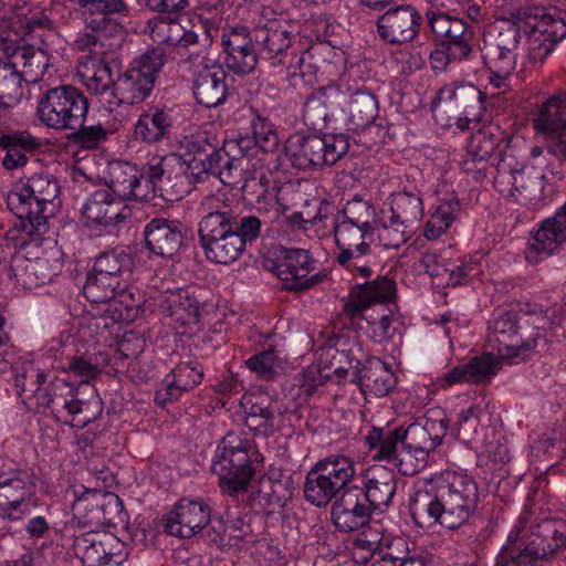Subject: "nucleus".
<instances>
[{
	"mask_svg": "<svg viewBox=\"0 0 566 566\" xmlns=\"http://www.w3.org/2000/svg\"><path fill=\"white\" fill-rule=\"evenodd\" d=\"M252 129V137L240 136L238 139H248L251 142L245 158L250 163L251 157H254L258 150L263 153H271L279 147V136L272 123L264 116L255 114L250 122Z\"/></svg>",
	"mask_w": 566,
	"mask_h": 566,
	"instance_id": "49",
	"label": "nucleus"
},
{
	"mask_svg": "<svg viewBox=\"0 0 566 566\" xmlns=\"http://www.w3.org/2000/svg\"><path fill=\"white\" fill-rule=\"evenodd\" d=\"M374 512L357 485L345 489L332 506V521L339 532L350 533L368 525Z\"/></svg>",
	"mask_w": 566,
	"mask_h": 566,
	"instance_id": "28",
	"label": "nucleus"
},
{
	"mask_svg": "<svg viewBox=\"0 0 566 566\" xmlns=\"http://www.w3.org/2000/svg\"><path fill=\"white\" fill-rule=\"evenodd\" d=\"M395 297V281L387 276H378L373 281L357 284L352 292L350 301L345 304V310L350 316H357L368 306L376 303H388Z\"/></svg>",
	"mask_w": 566,
	"mask_h": 566,
	"instance_id": "36",
	"label": "nucleus"
},
{
	"mask_svg": "<svg viewBox=\"0 0 566 566\" xmlns=\"http://www.w3.org/2000/svg\"><path fill=\"white\" fill-rule=\"evenodd\" d=\"M87 90L99 98L102 106L113 112L117 106V95L114 92L115 80L112 78L111 66L105 62H99L92 75L85 80Z\"/></svg>",
	"mask_w": 566,
	"mask_h": 566,
	"instance_id": "51",
	"label": "nucleus"
},
{
	"mask_svg": "<svg viewBox=\"0 0 566 566\" xmlns=\"http://www.w3.org/2000/svg\"><path fill=\"white\" fill-rule=\"evenodd\" d=\"M12 57L15 60V65L21 64V73L31 82H38L50 64L49 49L35 46L34 43L15 48Z\"/></svg>",
	"mask_w": 566,
	"mask_h": 566,
	"instance_id": "48",
	"label": "nucleus"
},
{
	"mask_svg": "<svg viewBox=\"0 0 566 566\" xmlns=\"http://www.w3.org/2000/svg\"><path fill=\"white\" fill-rule=\"evenodd\" d=\"M51 371L52 370L39 367L32 361L23 364L14 377L18 394L20 396L30 394L27 395L25 398H34L36 400L46 380H50Z\"/></svg>",
	"mask_w": 566,
	"mask_h": 566,
	"instance_id": "53",
	"label": "nucleus"
},
{
	"mask_svg": "<svg viewBox=\"0 0 566 566\" xmlns=\"http://www.w3.org/2000/svg\"><path fill=\"white\" fill-rule=\"evenodd\" d=\"M24 75L15 67V63L0 60V105L12 107L23 96L22 77Z\"/></svg>",
	"mask_w": 566,
	"mask_h": 566,
	"instance_id": "55",
	"label": "nucleus"
},
{
	"mask_svg": "<svg viewBox=\"0 0 566 566\" xmlns=\"http://www.w3.org/2000/svg\"><path fill=\"white\" fill-rule=\"evenodd\" d=\"M489 342L509 358H528L547 349L548 338L544 328L534 324L531 316L514 311H501L489 323Z\"/></svg>",
	"mask_w": 566,
	"mask_h": 566,
	"instance_id": "3",
	"label": "nucleus"
},
{
	"mask_svg": "<svg viewBox=\"0 0 566 566\" xmlns=\"http://www.w3.org/2000/svg\"><path fill=\"white\" fill-rule=\"evenodd\" d=\"M352 382L356 384L363 394L380 398L389 395L396 387L397 378L388 364L378 357H370L359 371H354Z\"/></svg>",
	"mask_w": 566,
	"mask_h": 566,
	"instance_id": "35",
	"label": "nucleus"
},
{
	"mask_svg": "<svg viewBox=\"0 0 566 566\" xmlns=\"http://www.w3.org/2000/svg\"><path fill=\"white\" fill-rule=\"evenodd\" d=\"M36 491L33 474L28 469L14 468L0 473V516L20 521L30 513L29 502Z\"/></svg>",
	"mask_w": 566,
	"mask_h": 566,
	"instance_id": "15",
	"label": "nucleus"
},
{
	"mask_svg": "<svg viewBox=\"0 0 566 566\" xmlns=\"http://www.w3.org/2000/svg\"><path fill=\"white\" fill-rule=\"evenodd\" d=\"M422 24V15L410 4L390 7L377 19L378 36L387 44L402 45L415 40Z\"/></svg>",
	"mask_w": 566,
	"mask_h": 566,
	"instance_id": "21",
	"label": "nucleus"
},
{
	"mask_svg": "<svg viewBox=\"0 0 566 566\" xmlns=\"http://www.w3.org/2000/svg\"><path fill=\"white\" fill-rule=\"evenodd\" d=\"M87 29L106 31L114 20L127 19L132 7L128 0H72Z\"/></svg>",
	"mask_w": 566,
	"mask_h": 566,
	"instance_id": "32",
	"label": "nucleus"
},
{
	"mask_svg": "<svg viewBox=\"0 0 566 566\" xmlns=\"http://www.w3.org/2000/svg\"><path fill=\"white\" fill-rule=\"evenodd\" d=\"M175 128L174 111L167 106L150 105L134 125L133 139L147 145L169 140Z\"/></svg>",
	"mask_w": 566,
	"mask_h": 566,
	"instance_id": "30",
	"label": "nucleus"
},
{
	"mask_svg": "<svg viewBox=\"0 0 566 566\" xmlns=\"http://www.w3.org/2000/svg\"><path fill=\"white\" fill-rule=\"evenodd\" d=\"M192 72V92L197 103L208 107L223 104L229 94L227 72L223 66L203 54Z\"/></svg>",
	"mask_w": 566,
	"mask_h": 566,
	"instance_id": "22",
	"label": "nucleus"
},
{
	"mask_svg": "<svg viewBox=\"0 0 566 566\" xmlns=\"http://www.w3.org/2000/svg\"><path fill=\"white\" fill-rule=\"evenodd\" d=\"M211 509L202 499L181 497L163 517L168 535L188 539L208 526Z\"/></svg>",
	"mask_w": 566,
	"mask_h": 566,
	"instance_id": "18",
	"label": "nucleus"
},
{
	"mask_svg": "<svg viewBox=\"0 0 566 566\" xmlns=\"http://www.w3.org/2000/svg\"><path fill=\"white\" fill-rule=\"evenodd\" d=\"M467 364L471 385L489 384L502 368V361L492 354L475 356Z\"/></svg>",
	"mask_w": 566,
	"mask_h": 566,
	"instance_id": "59",
	"label": "nucleus"
},
{
	"mask_svg": "<svg viewBox=\"0 0 566 566\" xmlns=\"http://www.w3.org/2000/svg\"><path fill=\"white\" fill-rule=\"evenodd\" d=\"M563 107H566V92L552 96L543 104L534 119V127L539 132L552 134L547 151L557 159L566 161V119H563Z\"/></svg>",
	"mask_w": 566,
	"mask_h": 566,
	"instance_id": "26",
	"label": "nucleus"
},
{
	"mask_svg": "<svg viewBox=\"0 0 566 566\" xmlns=\"http://www.w3.org/2000/svg\"><path fill=\"white\" fill-rule=\"evenodd\" d=\"M165 63V54L159 49H148L134 59L115 80L118 106L140 104L148 98Z\"/></svg>",
	"mask_w": 566,
	"mask_h": 566,
	"instance_id": "9",
	"label": "nucleus"
},
{
	"mask_svg": "<svg viewBox=\"0 0 566 566\" xmlns=\"http://www.w3.org/2000/svg\"><path fill=\"white\" fill-rule=\"evenodd\" d=\"M357 489L363 492V500L373 512H384L396 494V475L385 468L369 469Z\"/></svg>",
	"mask_w": 566,
	"mask_h": 566,
	"instance_id": "33",
	"label": "nucleus"
},
{
	"mask_svg": "<svg viewBox=\"0 0 566 566\" xmlns=\"http://www.w3.org/2000/svg\"><path fill=\"white\" fill-rule=\"evenodd\" d=\"M315 261L308 250L280 248L272 261L271 270L283 282V287L291 292H303L323 281V275L314 271Z\"/></svg>",
	"mask_w": 566,
	"mask_h": 566,
	"instance_id": "16",
	"label": "nucleus"
},
{
	"mask_svg": "<svg viewBox=\"0 0 566 566\" xmlns=\"http://www.w3.org/2000/svg\"><path fill=\"white\" fill-rule=\"evenodd\" d=\"M563 546H566V536L548 523L526 543L504 546L495 566H548Z\"/></svg>",
	"mask_w": 566,
	"mask_h": 566,
	"instance_id": "12",
	"label": "nucleus"
},
{
	"mask_svg": "<svg viewBox=\"0 0 566 566\" xmlns=\"http://www.w3.org/2000/svg\"><path fill=\"white\" fill-rule=\"evenodd\" d=\"M171 159L177 161L180 166L181 174L179 176L180 187L175 191L176 196H182L188 192L191 184L200 182L208 176L207 167H205V159L192 157L188 161H180L181 157L171 155ZM178 178V176H176Z\"/></svg>",
	"mask_w": 566,
	"mask_h": 566,
	"instance_id": "61",
	"label": "nucleus"
},
{
	"mask_svg": "<svg viewBox=\"0 0 566 566\" xmlns=\"http://www.w3.org/2000/svg\"><path fill=\"white\" fill-rule=\"evenodd\" d=\"M120 286V281L108 276L101 272L92 271L86 276V282L83 287V293L86 300L96 305L93 308L94 315H97V310L106 306L114 297Z\"/></svg>",
	"mask_w": 566,
	"mask_h": 566,
	"instance_id": "47",
	"label": "nucleus"
},
{
	"mask_svg": "<svg viewBox=\"0 0 566 566\" xmlns=\"http://www.w3.org/2000/svg\"><path fill=\"white\" fill-rule=\"evenodd\" d=\"M60 190L57 178L45 170L21 178L7 197L9 209L19 219L15 228L29 235H43L60 205Z\"/></svg>",
	"mask_w": 566,
	"mask_h": 566,
	"instance_id": "2",
	"label": "nucleus"
},
{
	"mask_svg": "<svg viewBox=\"0 0 566 566\" xmlns=\"http://www.w3.org/2000/svg\"><path fill=\"white\" fill-rule=\"evenodd\" d=\"M505 137L496 125H488L474 132L467 145V153L460 166L463 172L475 181H482L490 168L489 159L493 156Z\"/></svg>",
	"mask_w": 566,
	"mask_h": 566,
	"instance_id": "20",
	"label": "nucleus"
},
{
	"mask_svg": "<svg viewBox=\"0 0 566 566\" xmlns=\"http://www.w3.org/2000/svg\"><path fill=\"white\" fill-rule=\"evenodd\" d=\"M344 113L348 115V123L353 129H363L370 126L378 116V101L366 88H359L346 95L343 104Z\"/></svg>",
	"mask_w": 566,
	"mask_h": 566,
	"instance_id": "41",
	"label": "nucleus"
},
{
	"mask_svg": "<svg viewBox=\"0 0 566 566\" xmlns=\"http://www.w3.org/2000/svg\"><path fill=\"white\" fill-rule=\"evenodd\" d=\"M124 543L115 535L87 531L74 536L73 551L84 566L120 565L125 558Z\"/></svg>",
	"mask_w": 566,
	"mask_h": 566,
	"instance_id": "17",
	"label": "nucleus"
},
{
	"mask_svg": "<svg viewBox=\"0 0 566 566\" xmlns=\"http://www.w3.org/2000/svg\"><path fill=\"white\" fill-rule=\"evenodd\" d=\"M449 428V419L441 410H432L416 422L403 426L405 449L400 462L405 476L419 473L428 464L430 453L442 443Z\"/></svg>",
	"mask_w": 566,
	"mask_h": 566,
	"instance_id": "5",
	"label": "nucleus"
},
{
	"mask_svg": "<svg viewBox=\"0 0 566 566\" xmlns=\"http://www.w3.org/2000/svg\"><path fill=\"white\" fill-rule=\"evenodd\" d=\"M521 27L511 20H502L484 34L482 54L488 67L500 74H511L516 66L517 50L521 43Z\"/></svg>",
	"mask_w": 566,
	"mask_h": 566,
	"instance_id": "14",
	"label": "nucleus"
},
{
	"mask_svg": "<svg viewBox=\"0 0 566 566\" xmlns=\"http://www.w3.org/2000/svg\"><path fill=\"white\" fill-rule=\"evenodd\" d=\"M376 230L363 228L338 217L334 224V237L338 253L336 262L354 276L369 277L373 268L368 258L371 255V242Z\"/></svg>",
	"mask_w": 566,
	"mask_h": 566,
	"instance_id": "11",
	"label": "nucleus"
},
{
	"mask_svg": "<svg viewBox=\"0 0 566 566\" xmlns=\"http://www.w3.org/2000/svg\"><path fill=\"white\" fill-rule=\"evenodd\" d=\"M313 468L318 472L336 491L343 492L347 484L355 476V463L345 455H331L319 460Z\"/></svg>",
	"mask_w": 566,
	"mask_h": 566,
	"instance_id": "46",
	"label": "nucleus"
},
{
	"mask_svg": "<svg viewBox=\"0 0 566 566\" xmlns=\"http://www.w3.org/2000/svg\"><path fill=\"white\" fill-rule=\"evenodd\" d=\"M106 189L123 202L126 200L147 201V190L140 185V171L129 163H115L109 167Z\"/></svg>",
	"mask_w": 566,
	"mask_h": 566,
	"instance_id": "39",
	"label": "nucleus"
},
{
	"mask_svg": "<svg viewBox=\"0 0 566 566\" xmlns=\"http://www.w3.org/2000/svg\"><path fill=\"white\" fill-rule=\"evenodd\" d=\"M145 307L146 300L138 291L118 289L114 300L97 310V315L105 321V327L109 323L130 324L145 313Z\"/></svg>",
	"mask_w": 566,
	"mask_h": 566,
	"instance_id": "38",
	"label": "nucleus"
},
{
	"mask_svg": "<svg viewBox=\"0 0 566 566\" xmlns=\"http://www.w3.org/2000/svg\"><path fill=\"white\" fill-rule=\"evenodd\" d=\"M261 60L256 43L239 48L226 53L224 63L237 75H245L254 71Z\"/></svg>",
	"mask_w": 566,
	"mask_h": 566,
	"instance_id": "60",
	"label": "nucleus"
},
{
	"mask_svg": "<svg viewBox=\"0 0 566 566\" xmlns=\"http://www.w3.org/2000/svg\"><path fill=\"white\" fill-rule=\"evenodd\" d=\"M83 120L78 127L69 128V139L76 146L85 149L97 148L106 139V129L101 125L85 126Z\"/></svg>",
	"mask_w": 566,
	"mask_h": 566,
	"instance_id": "64",
	"label": "nucleus"
},
{
	"mask_svg": "<svg viewBox=\"0 0 566 566\" xmlns=\"http://www.w3.org/2000/svg\"><path fill=\"white\" fill-rule=\"evenodd\" d=\"M262 221L247 214L243 221L221 226L220 229L198 230L199 241L209 261L230 264L247 250V245L261 235Z\"/></svg>",
	"mask_w": 566,
	"mask_h": 566,
	"instance_id": "7",
	"label": "nucleus"
},
{
	"mask_svg": "<svg viewBox=\"0 0 566 566\" xmlns=\"http://www.w3.org/2000/svg\"><path fill=\"white\" fill-rule=\"evenodd\" d=\"M178 20L153 17L147 21L144 33L156 44L150 49H159L165 55L174 54L180 63L196 65L205 53V45L200 44L195 31L184 28Z\"/></svg>",
	"mask_w": 566,
	"mask_h": 566,
	"instance_id": "10",
	"label": "nucleus"
},
{
	"mask_svg": "<svg viewBox=\"0 0 566 566\" xmlns=\"http://www.w3.org/2000/svg\"><path fill=\"white\" fill-rule=\"evenodd\" d=\"M340 220L378 230L379 220L375 206L369 200H364L360 197H354L348 200L342 209Z\"/></svg>",
	"mask_w": 566,
	"mask_h": 566,
	"instance_id": "56",
	"label": "nucleus"
},
{
	"mask_svg": "<svg viewBox=\"0 0 566 566\" xmlns=\"http://www.w3.org/2000/svg\"><path fill=\"white\" fill-rule=\"evenodd\" d=\"M90 103L82 90L61 84L44 91L36 103L40 123L53 130L66 132L86 120Z\"/></svg>",
	"mask_w": 566,
	"mask_h": 566,
	"instance_id": "6",
	"label": "nucleus"
},
{
	"mask_svg": "<svg viewBox=\"0 0 566 566\" xmlns=\"http://www.w3.org/2000/svg\"><path fill=\"white\" fill-rule=\"evenodd\" d=\"M427 19L438 42L453 50L455 56L469 60L474 52V29L465 20L444 12H427Z\"/></svg>",
	"mask_w": 566,
	"mask_h": 566,
	"instance_id": "25",
	"label": "nucleus"
},
{
	"mask_svg": "<svg viewBox=\"0 0 566 566\" xmlns=\"http://www.w3.org/2000/svg\"><path fill=\"white\" fill-rule=\"evenodd\" d=\"M144 248L149 253L171 258L181 248L184 242L182 226L177 220L155 218L144 228Z\"/></svg>",
	"mask_w": 566,
	"mask_h": 566,
	"instance_id": "31",
	"label": "nucleus"
},
{
	"mask_svg": "<svg viewBox=\"0 0 566 566\" xmlns=\"http://www.w3.org/2000/svg\"><path fill=\"white\" fill-rule=\"evenodd\" d=\"M203 216L199 222L198 230L220 229L221 226L241 222L243 217L229 200L219 197H206L201 202Z\"/></svg>",
	"mask_w": 566,
	"mask_h": 566,
	"instance_id": "42",
	"label": "nucleus"
},
{
	"mask_svg": "<svg viewBox=\"0 0 566 566\" xmlns=\"http://www.w3.org/2000/svg\"><path fill=\"white\" fill-rule=\"evenodd\" d=\"M128 515L124 510L122 500L109 492L103 491V500L101 505L96 506L91 514V522L94 527L127 523Z\"/></svg>",
	"mask_w": 566,
	"mask_h": 566,
	"instance_id": "54",
	"label": "nucleus"
},
{
	"mask_svg": "<svg viewBox=\"0 0 566 566\" xmlns=\"http://www.w3.org/2000/svg\"><path fill=\"white\" fill-rule=\"evenodd\" d=\"M348 149V136L345 134L295 133L284 144V153L291 166L301 170L332 166Z\"/></svg>",
	"mask_w": 566,
	"mask_h": 566,
	"instance_id": "8",
	"label": "nucleus"
},
{
	"mask_svg": "<svg viewBox=\"0 0 566 566\" xmlns=\"http://www.w3.org/2000/svg\"><path fill=\"white\" fill-rule=\"evenodd\" d=\"M134 268V259L128 248L116 247L99 253L93 265V270L116 280L125 274H130Z\"/></svg>",
	"mask_w": 566,
	"mask_h": 566,
	"instance_id": "52",
	"label": "nucleus"
},
{
	"mask_svg": "<svg viewBox=\"0 0 566 566\" xmlns=\"http://www.w3.org/2000/svg\"><path fill=\"white\" fill-rule=\"evenodd\" d=\"M543 178L544 176H537L533 170L524 168L509 171L499 168L495 182L510 184L512 187L509 190V196L514 197L516 201H526L533 199L536 190L541 187L538 180Z\"/></svg>",
	"mask_w": 566,
	"mask_h": 566,
	"instance_id": "45",
	"label": "nucleus"
},
{
	"mask_svg": "<svg viewBox=\"0 0 566 566\" xmlns=\"http://www.w3.org/2000/svg\"><path fill=\"white\" fill-rule=\"evenodd\" d=\"M245 426L258 433L269 436L274 428V410L272 405L252 403L245 412Z\"/></svg>",
	"mask_w": 566,
	"mask_h": 566,
	"instance_id": "63",
	"label": "nucleus"
},
{
	"mask_svg": "<svg viewBox=\"0 0 566 566\" xmlns=\"http://www.w3.org/2000/svg\"><path fill=\"white\" fill-rule=\"evenodd\" d=\"M479 502V486L472 476L446 471L415 490L409 511L415 523L421 527L438 524L453 531L474 517Z\"/></svg>",
	"mask_w": 566,
	"mask_h": 566,
	"instance_id": "1",
	"label": "nucleus"
},
{
	"mask_svg": "<svg viewBox=\"0 0 566 566\" xmlns=\"http://www.w3.org/2000/svg\"><path fill=\"white\" fill-rule=\"evenodd\" d=\"M158 305L181 325L199 322L200 301L192 286L165 291L158 297Z\"/></svg>",
	"mask_w": 566,
	"mask_h": 566,
	"instance_id": "37",
	"label": "nucleus"
},
{
	"mask_svg": "<svg viewBox=\"0 0 566 566\" xmlns=\"http://www.w3.org/2000/svg\"><path fill=\"white\" fill-rule=\"evenodd\" d=\"M81 211L85 226L91 229L119 227L133 217V210L106 188L92 192Z\"/></svg>",
	"mask_w": 566,
	"mask_h": 566,
	"instance_id": "19",
	"label": "nucleus"
},
{
	"mask_svg": "<svg viewBox=\"0 0 566 566\" xmlns=\"http://www.w3.org/2000/svg\"><path fill=\"white\" fill-rule=\"evenodd\" d=\"M338 492L332 486L315 468H312L304 483V497L318 507L327 505Z\"/></svg>",
	"mask_w": 566,
	"mask_h": 566,
	"instance_id": "57",
	"label": "nucleus"
},
{
	"mask_svg": "<svg viewBox=\"0 0 566 566\" xmlns=\"http://www.w3.org/2000/svg\"><path fill=\"white\" fill-rule=\"evenodd\" d=\"M35 137L27 133H12L0 137V150L6 154L2 158V166L8 169H17L28 163L27 153L39 146Z\"/></svg>",
	"mask_w": 566,
	"mask_h": 566,
	"instance_id": "44",
	"label": "nucleus"
},
{
	"mask_svg": "<svg viewBox=\"0 0 566 566\" xmlns=\"http://www.w3.org/2000/svg\"><path fill=\"white\" fill-rule=\"evenodd\" d=\"M81 390L67 415L72 417L71 426L83 429L101 417L103 401L92 384L81 385Z\"/></svg>",
	"mask_w": 566,
	"mask_h": 566,
	"instance_id": "43",
	"label": "nucleus"
},
{
	"mask_svg": "<svg viewBox=\"0 0 566 566\" xmlns=\"http://www.w3.org/2000/svg\"><path fill=\"white\" fill-rule=\"evenodd\" d=\"M256 454L251 441L233 432L221 439L214 452L212 471L219 476L223 494L238 497L245 492L255 473L253 457Z\"/></svg>",
	"mask_w": 566,
	"mask_h": 566,
	"instance_id": "4",
	"label": "nucleus"
},
{
	"mask_svg": "<svg viewBox=\"0 0 566 566\" xmlns=\"http://www.w3.org/2000/svg\"><path fill=\"white\" fill-rule=\"evenodd\" d=\"M251 144L248 139H226L222 146L206 156L205 167L208 175L218 177L226 186L237 184L235 177L249 171L245 151Z\"/></svg>",
	"mask_w": 566,
	"mask_h": 566,
	"instance_id": "23",
	"label": "nucleus"
},
{
	"mask_svg": "<svg viewBox=\"0 0 566 566\" xmlns=\"http://www.w3.org/2000/svg\"><path fill=\"white\" fill-rule=\"evenodd\" d=\"M566 247V202L553 217L543 220L532 232L526 251L530 262H539L559 253Z\"/></svg>",
	"mask_w": 566,
	"mask_h": 566,
	"instance_id": "24",
	"label": "nucleus"
},
{
	"mask_svg": "<svg viewBox=\"0 0 566 566\" xmlns=\"http://www.w3.org/2000/svg\"><path fill=\"white\" fill-rule=\"evenodd\" d=\"M484 94L473 84L448 85L439 90L431 103V112L437 118L448 115L461 130L468 129L471 122H480L485 111Z\"/></svg>",
	"mask_w": 566,
	"mask_h": 566,
	"instance_id": "13",
	"label": "nucleus"
},
{
	"mask_svg": "<svg viewBox=\"0 0 566 566\" xmlns=\"http://www.w3.org/2000/svg\"><path fill=\"white\" fill-rule=\"evenodd\" d=\"M78 394H82L81 385L75 386L51 371L50 380H46L36 399V406L50 409L55 416L67 413Z\"/></svg>",
	"mask_w": 566,
	"mask_h": 566,
	"instance_id": "40",
	"label": "nucleus"
},
{
	"mask_svg": "<svg viewBox=\"0 0 566 566\" xmlns=\"http://www.w3.org/2000/svg\"><path fill=\"white\" fill-rule=\"evenodd\" d=\"M292 41L291 31L277 21H269L254 28V42L258 45L261 60L271 66L276 67L280 62L287 61L294 51Z\"/></svg>",
	"mask_w": 566,
	"mask_h": 566,
	"instance_id": "29",
	"label": "nucleus"
},
{
	"mask_svg": "<svg viewBox=\"0 0 566 566\" xmlns=\"http://www.w3.org/2000/svg\"><path fill=\"white\" fill-rule=\"evenodd\" d=\"M367 358L370 356H367L360 343L355 338L338 339L335 354L332 356V359L339 364L346 361L348 367L354 368L355 371L361 369Z\"/></svg>",
	"mask_w": 566,
	"mask_h": 566,
	"instance_id": "62",
	"label": "nucleus"
},
{
	"mask_svg": "<svg viewBox=\"0 0 566 566\" xmlns=\"http://www.w3.org/2000/svg\"><path fill=\"white\" fill-rule=\"evenodd\" d=\"M459 206L458 200L441 202L427 221L423 235L429 240L440 238L453 223Z\"/></svg>",
	"mask_w": 566,
	"mask_h": 566,
	"instance_id": "58",
	"label": "nucleus"
},
{
	"mask_svg": "<svg viewBox=\"0 0 566 566\" xmlns=\"http://www.w3.org/2000/svg\"><path fill=\"white\" fill-rule=\"evenodd\" d=\"M391 217L400 224L413 228L423 217V203L419 192L399 191L391 196Z\"/></svg>",
	"mask_w": 566,
	"mask_h": 566,
	"instance_id": "50",
	"label": "nucleus"
},
{
	"mask_svg": "<svg viewBox=\"0 0 566 566\" xmlns=\"http://www.w3.org/2000/svg\"><path fill=\"white\" fill-rule=\"evenodd\" d=\"M403 426L373 427L365 436V442L370 451H374V459L385 460L392 463L403 475L400 462L401 450L405 449Z\"/></svg>",
	"mask_w": 566,
	"mask_h": 566,
	"instance_id": "34",
	"label": "nucleus"
},
{
	"mask_svg": "<svg viewBox=\"0 0 566 566\" xmlns=\"http://www.w3.org/2000/svg\"><path fill=\"white\" fill-rule=\"evenodd\" d=\"M346 93L338 86L321 87L307 97L303 107V120L314 130H322L331 119H337L344 113Z\"/></svg>",
	"mask_w": 566,
	"mask_h": 566,
	"instance_id": "27",
	"label": "nucleus"
}]
</instances>
